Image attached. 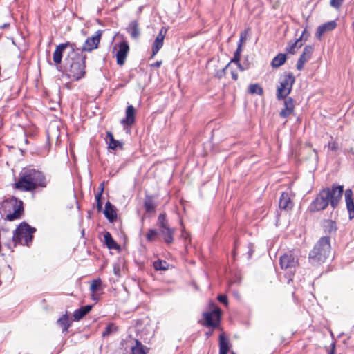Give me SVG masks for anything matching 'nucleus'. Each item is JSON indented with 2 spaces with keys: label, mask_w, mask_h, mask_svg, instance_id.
Masks as SVG:
<instances>
[{
  "label": "nucleus",
  "mask_w": 354,
  "mask_h": 354,
  "mask_svg": "<svg viewBox=\"0 0 354 354\" xmlns=\"http://www.w3.org/2000/svg\"><path fill=\"white\" fill-rule=\"evenodd\" d=\"M344 0H330V6L335 9H339L342 5Z\"/></svg>",
  "instance_id": "41"
},
{
  "label": "nucleus",
  "mask_w": 354,
  "mask_h": 354,
  "mask_svg": "<svg viewBox=\"0 0 354 354\" xmlns=\"http://www.w3.org/2000/svg\"><path fill=\"white\" fill-rule=\"evenodd\" d=\"M181 237L183 239H185V241H187L189 237V234L188 232H187L184 229L182 230V232H181Z\"/></svg>",
  "instance_id": "48"
},
{
  "label": "nucleus",
  "mask_w": 354,
  "mask_h": 354,
  "mask_svg": "<svg viewBox=\"0 0 354 354\" xmlns=\"http://www.w3.org/2000/svg\"><path fill=\"white\" fill-rule=\"evenodd\" d=\"M210 335H211V333H207V335H208V336Z\"/></svg>",
  "instance_id": "57"
},
{
  "label": "nucleus",
  "mask_w": 354,
  "mask_h": 354,
  "mask_svg": "<svg viewBox=\"0 0 354 354\" xmlns=\"http://www.w3.org/2000/svg\"><path fill=\"white\" fill-rule=\"evenodd\" d=\"M1 285V281H0V286Z\"/></svg>",
  "instance_id": "58"
},
{
  "label": "nucleus",
  "mask_w": 354,
  "mask_h": 354,
  "mask_svg": "<svg viewBox=\"0 0 354 354\" xmlns=\"http://www.w3.org/2000/svg\"><path fill=\"white\" fill-rule=\"evenodd\" d=\"M248 258H250L254 252V245L251 243H250L248 244Z\"/></svg>",
  "instance_id": "46"
},
{
  "label": "nucleus",
  "mask_w": 354,
  "mask_h": 354,
  "mask_svg": "<svg viewBox=\"0 0 354 354\" xmlns=\"http://www.w3.org/2000/svg\"><path fill=\"white\" fill-rule=\"evenodd\" d=\"M101 285H102V280L100 278L93 279L92 281V283H91V285L90 287V290L92 292L91 297L95 301L98 300V297L95 295V293L98 290V289L101 286Z\"/></svg>",
  "instance_id": "31"
},
{
  "label": "nucleus",
  "mask_w": 354,
  "mask_h": 354,
  "mask_svg": "<svg viewBox=\"0 0 354 354\" xmlns=\"http://www.w3.org/2000/svg\"><path fill=\"white\" fill-rule=\"evenodd\" d=\"M174 232L175 229L171 227L159 230L160 234L162 236L164 241L167 244H171L173 242Z\"/></svg>",
  "instance_id": "21"
},
{
  "label": "nucleus",
  "mask_w": 354,
  "mask_h": 354,
  "mask_svg": "<svg viewBox=\"0 0 354 354\" xmlns=\"http://www.w3.org/2000/svg\"><path fill=\"white\" fill-rule=\"evenodd\" d=\"M313 52V47L312 46H306L304 48L302 54L300 55L297 64V69L301 71L304 68V66L312 56Z\"/></svg>",
  "instance_id": "13"
},
{
  "label": "nucleus",
  "mask_w": 354,
  "mask_h": 354,
  "mask_svg": "<svg viewBox=\"0 0 354 354\" xmlns=\"http://www.w3.org/2000/svg\"><path fill=\"white\" fill-rule=\"evenodd\" d=\"M75 44L71 43L69 41H66L65 43H62L57 46L53 55V59L55 64L59 65L62 63V57L64 52L67 49L69 48L70 50H72V48H75Z\"/></svg>",
  "instance_id": "12"
},
{
  "label": "nucleus",
  "mask_w": 354,
  "mask_h": 354,
  "mask_svg": "<svg viewBox=\"0 0 354 354\" xmlns=\"http://www.w3.org/2000/svg\"><path fill=\"white\" fill-rule=\"evenodd\" d=\"M92 308V305H86L75 310L73 313L74 320L80 321L91 310Z\"/></svg>",
  "instance_id": "23"
},
{
  "label": "nucleus",
  "mask_w": 354,
  "mask_h": 354,
  "mask_svg": "<svg viewBox=\"0 0 354 354\" xmlns=\"http://www.w3.org/2000/svg\"><path fill=\"white\" fill-rule=\"evenodd\" d=\"M330 238L328 236L321 237L309 253V260L312 264L323 263L330 254Z\"/></svg>",
  "instance_id": "4"
},
{
  "label": "nucleus",
  "mask_w": 354,
  "mask_h": 354,
  "mask_svg": "<svg viewBox=\"0 0 354 354\" xmlns=\"http://www.w3.org/2000/svg\"><path fill=\"white\" fill-rule=\"evenodd\" d=\"M97 209L98 212H101L102 209V203L101 201H97Z\"/></svg>",
  "instance_id": "49"
},
{
  "label": "nucleus",
  "mask_w": 354,
  "mask_h": 354,
  "mask_svg": "<svg viewBox=\"0 0 354 354\" xmlns=\"http://www.w3.org/2000/svg\"><path fill=\"white\" fill-rule=\"evenodd\" d=\"M167 30L162 27L156 37V39L163 41Z\"/></svg>",
  "instance_id": "43"
},
{
  "label": "nucleus",
  "mask_w": 354,
  "mask_h": 354,
  "mask_svg": "<svg viewBox=\"0 0 354 354\" xmlns=\"http://www.w3.org/2000/svg\"><path fill=\"white\" fill-rule=\"evenodd\" d=\"M249 30V28H247L243 32H241L240 34V39L239 41V44H241V46H242V44L243 41L246 39L248 31Z\"/></svg>",
  "instance_id": "44"
},
{
  "label": "nucleus",
  "mask_w": 354,
  "mask_h": 354,
  "mask_svg": "<svg viewBox=\"0 0 354 354\" xmlns=\"http://www.w3.org/2000/svg\"><path fill=\"white\" fill-rule=\"evenodd\" d=\"M336 27L337 23L335 20L326 22L317 27L315 36L319 40H321L324 34L333 30Z\"/></svg>",
  "instance_id": "14"
},
{
  "label": "nucleus",
  "mask_w": 354,
  "mask_h": 354,
  "mask_svg": "<svg viewBox=\"0 0 354 354\" xmlns=\"http://www.w3.org/2000/svg\"><path fill=\"white\" fill-rule=\"evenodd\" d=\"M106 142L108 145V149L111 150H117L124 149V142L120 140H115L111 131H106Z\"/></svg>",
  "instance_id": "15"
},
{
  "label": "nucleus",
  "mask_w": 354,
  "mask_h": 354,
  "mask_svg": "<svg viewBox=\"0 0 354 354\" xmlns=\"http://www.w3.org/2000/svg\"><path fill=\"white\" fill-rule=\"evenodd\" d=\"M157 225L160 229H165L169 227L166 214L165 213L160 214L157 220Z\"/></svg>",
  "instance_id": "33"
},
{
  "label": "nucleus",
  "mask_w": 354,
  "mask_h": 354,
  "mask_svg": "<svg viewBox=\"0 0 354 354\" xmlns=\"http://www.w3.org/2000/svg\"><path fill=\"white\" fill-rule=\"evenodd\" d=\"M118 50L115 54L117 64L119 66H123L125 63L129 51V46L127 41H122L120 42L117 46L114 47Z\"/></svg>",
  "instance_id": "11"
},
{
  "label": "nucleus",
  "mask_w": 354,
  "mask_h": 354,
  "mask_svg": "<svg viewBox=\"0 0 354 354\" xmlns=\"http://www.w3.org/2000/svg\"><path fill=\"white\" fill-rule=\"evenodd\" d=\"M232 77L234 80H237L238 79V74L235 71H232Z\"/></svg>",
  "instance_id": "51"
},
{
  "label": "nucleus",
  "mask_w": 354,
  "mask_h": 354,
  "mask_svg": "<svg viewBox=\"0 0 354 354\" xmlns=\"http://www.w3.org/2000/svg\"><path fill=\"white\" fill-rule=\"evenodd\" d=\"M6 203H9L12 207L13 212L8 214L5 220L13 221L16 219L20 218L24 212L23 202L17 200V198L15 197H12L10 200L7 201Z\"/></svg>",
  "instance_id": "8"
},
{
  "label": "nucleus",
  "mask_w": 354,
  "mask_h": 354,
  "mask_svg": "<svg viewBox=\"0 0 354 354\" xmlns=\"http://www.w3.org/2000/svg\"><path fill=\"white\" fill-rule=\"evenodd\" d=\"M86 55L75 45V48L69 50L64 59V70L68 78L79 81L86 75Z\"/></svg>",
  "instance_id": "1"
},
{
  "label": "nucleus",
  "mask_w": 354,
  "mask_h": 354,
  "mask_svg": "<svg viewBox=\"0 0 354 354\" xmlns=\"http://www.w3.org/2000/svg\"><path fill=\"white\" fill-rule=\"evenodd\" d=\"M221 311L219 308H216L210 312L203 313L205 323L203 325L207 327L216 328L218 326Z\"/></svg>",
  "instance_id": "10"
},
{
  "label": "nucleus",
  "mask_w": 354,
  "mask_h": 354,
  "mask_svg": "<svg viewBox=\"0 0 354 354\" xmlns=\"http://www.w3.org/2000/svg\"><path fill=\"white\" fill-rule=\"evenodd\" d=\"M235 64H236V66H237V67L239 68V70H241L242 71L245 70V68L241 64L240 61L238 63H235Z\"/></svg>",
  "instance_id": "53"
},
{
  "label": "nucleus",
  "mask_w": 354,
  "mask_h": 354,
  "mask_svg": "<svg viewBox=\"0 0 354 354\" xmlns=\"http://www.w3.org/2000/svg\"><path fill=\"white\" fill-rule=\"evenodd\" d=\"M279 206L283 209H290L292 207V202L288 193L283 192L280 196Z\"/></svg>",
  "instance_id": "24"
},
{
  "label": "nucleus",
  "mask_w": 354,
  "mask_h": 354,
  "mask_svg": "<svg viewBox=\"0 0 354 354\" xmlns=\"http://www.w3.org/2000/svg\"><path fill=\"white\" fill-rule=\"evenodd\" d=\"M153 268L156 270H166L168 268V266L165 261L158 260L154 261Z\"/></svg>",
  "instance_id": "36"
},
{
  "label": "nucleus",
  "mask_w": 354,
  "mask_h": 354,
  "mask_svg": "<svg viewBox=\"0 0 354 354\" xmlns=\"http://www.w3.org/2000/svg\"><path fill=\"white\" fill-rule=\"evenodd\" d=\"M104 214L105 217L111 223L113 222L117 218L115 208L109 201H107L105 204Z\"/></svg>",
  "instance_id": "20"
},
{
  "label": "nucleus",
  "mask_w": 354,
  "mask_h": 354,
  "mask_svg": "<svg viewBox=\"0 0 354 354\" xmlns=\"http://www.w3.org/2000/svg\"><path fill=\"white\" fill-rule=\"evenodd\" d=\"M234 245H235V246H234V249H236V241L234 243ZM233 255H234V256L235 255V250H234V251H233Z\"/></svg>",
  "instance_id": "56"
},
{
  "label": "nucleus",
  "mask_w": 354,
  "mask_h": 354,
  "mask_svg": "<svg viewBox=\"0 0 354 354\" xmlns=\"http://www.w3.org/2000/svg\"><path fill=\"white\" fill-rule=\"evenodd\" d=\"M343 191V186L334 185L331 188L322 189L309 205V211L315 212L323 210L329 203L333 208H335L342 198Z\"/></svg>",
  "instance_id": "3"
},
{
  "label": "nucleus",
  "mask_w": 354,
  "mask_h": 354,
  "mask_svg": "<svg viewBox=\"0 0 354 354\" xmlns=\"http://www.w3.org/2000/svg\"><path fill=\"white\" fill-rule=\"evenodd\" d=\"M136 109L133 105H129L125 111V118L122 119L121 124L124 126H131L135 122Z\"/></svg>",
  "instance_id": "16"
},
{
  "label": "nucleus",
  "mask_w": 354,
  "mask_h": 354,
  "mask_svg": "<svg viewBox=\"0 0 354 354\" xmlns=\"http://www.w3.org/2000/svg\"><path fill=\"white\" fill-rule=\"evenodd\" d=\"M283 100L284 108L280 111L279 115L283 118H286L293 113L295 104L292 97H286Z\"/></svg>",
  "instance_id": "17"
},
{
  "label": "nucleus",
  "mask_w": 354,
  "mask_h": 354,
  "mask_svg": "<svg viewBox=\"0 0 354 354\" xmlns=\"http://www.w3.org/2000/svg\"><path fill=\"white\" fill-rule=\"evenodd\" d=\"M248 92L250 94H257L260 96L263 95V90L258 84H251L248 86Z\"/></svg>",
  "instance_id": "34"
},
{
  "label": "nucleus",
  "mask_w": 354,
  "mask_h": 354,
  "mask_svg": "<svg viewBox=\"0 0 354 354\" xmlns=\"http://www.w3.org/2000/svg\"><path fill=\"white\" fill-rule=\"evenodd\" d=\"M323 228L325 234L330 237L331 235L335 234L337 232V225L335 221L328 219L325 220L323 223Z\"/></svg>",
  "instance_id": "22"
},
{
  "label": "nucleus",
  "mask_w": 354,
  "mask_h": 354,
  "mask_svg": "<svg viewBox=\"0 0 354 354\" xmlns=\"http://www.w3.org/2000/svg\"><path fill=\"white\" fill-rule=\"evenodd\" d=\"M118 330V327L114 324L111 323L106 326L104 330L102 332V337H106L115 333Z\"/></svg>",
  "instance_id": "35"
},
{
  "label": "nucleus",
  "mask_w": 354,
  "mask_h": 354,
  "mask_svg": "<svg viewBox=\"0 0 354 354\" xmlns=\"http://www.w3.org/2000/svg\"><path fill=\"white\" fill-rule=\"evenodd\" d=\"M99 188L100 189V192L102 194V192L104 191V183H101L100 185V187Z\"/></svg>",
  "instance_id": "55"
},
{
  "label": "nucleus",
  "mask_w": 354,
  "mask_h": 354,
  "mask_svg": "<svg viewBox=\"0 0 354 354\" xmlns=\"http://www.w3.org/2000/svg\"><path fill=\"white\" fill-rule=\"evenodd\" d=\"M232 354H234V353H232Z\"/></svg>",
  "instance_id": "59"
},
{
  "label": "nucleus",
  "mask_w": 354,
  "mask_h": 354,
  "mask_svg": "<svg viewBox=\"0 0 354 354\" xmlns=\"http://www.w3.org/2000/svg\"><path fill=\"white\" fill-rule=\"evenodd\" d=\"M344 196L349 218L352 219L354 218V202L353 200V191L350 189H346L344 193Z\"/></svg>",
  "instance_id": "18"
},
{
  "label": "nucleus",
  "mask_w": 354,
  "mask_h": 354,
  "mask_svg": "<svg viewBox=\"0 0 354 354\" xmlns=\"http://www.w3.org/2000/svg\"><path fill=\"white\" fill-rule=\"evenodd\" d=\"M47 185L48 180L42 171L29 168L20 172L13 187L21 192H31L37 187L44 188Z\"/></svg>",
  "instance_id": "2"
},
{
  "label": "nucleus",
  "mask_w": 354,
  "mask_h": 354,
  "mask_svg": "<svg viewBox=\"0 0 354 354\" xmlns=\"http://www.w3.org/2000/svg\"><path fill=\"white\" fill-rule=\"evenodd\" d=\"M127 32L133 39H137L140 36V30L138 28V22L136 20L131 21L129 26L127 28Z\"/></svg>",
  "instance_id": "26"
},
{
  "label": "nucleus",
  "mask_w": 354,
  "mask_h": 354,
  "mask_svg": "<svg viewBox=\"0 0 354 354\" xmlns=\"http://www.w3.org/2000/svg\"><path fill=\"white\" fill-rule=\"evenodd\" d=\"M218 300L225 304V305H227V297L226 295H219L217 297Z\"/></svg>",
  "instance_id": "45"
},
{
  "label": "nucleus",
  "mask_w": 354,
  "mask_h": 354,
  "mask_svg": "<svg viewBox=\"0 0 354 354\" xmlns=\"http://www.w3.org/2000/svg\"><path fill=\"white\" fill-rule=\"evenodd\" d=\"M286 59H287V56L286 54L279 53L272 60L271 66L273 68H279L286 62Z\"/></svg>",
  "instance_id": "30"
},
{
  "label": "nucleus",
  "mask_w": 354,
  "mask_h": 354,
  "mask_svg": "<svg viewBox=\"0 0 354 354\" xmlns=\"http://www.w3.org/2000/svg\"><path fill=\"white\" fill-rule=\"evenodd\" d=\"M328 148L332 151H336L337 149V145L335 142H329Z\"/></svg>",
  "instance_id": "47"
},
{
  "label": "nucleus",
  "mask_w": 354,
  "mask_h": 354,
  "mask_svg": "<svg viewBox=\"0 0 354 354\" xmlns=\"http://www.w3.org/2000/svg\"><path fill=\"white\" fill-rule=\"evenodd\" d=\"M102 34V31L98 30L95 32V35L88 37L84 41L82 47L80 48V50H82L83 53H85V52H91L92 50L97 48L101 39Z\"/></svg>",
  "instance_id": "9"
},
{
  "label": "nucleus",
  "mask_w": 354,
  "mask_h": 354,
  "mask_svg": "<svg viewBox=\"0 0 354 354\" xmlns=\"http://www.w3.org/2000/svg\"><path fill=\"white\" fill-rule=\"evenodd\" d=\"M219 354H227L229 351V341L223 334L219 336Z\"/></svg>",
  "instance_id": "27"
},
{
  "label": "nucleus",
  "mask_w": 354,
  "mask_h": 354,
  "mask_svg": "<svg viewBox=\"0 0 354 354\" xmlns=\"http://www.w3.org/2000/svg\"><path fill=\"white\" fill-rule=\"evenodd\" d=\"M298 265V259L291 252L286 253L280 257L281 269L288 270L290 275L294 274Z\"/></svg>",
  "instance_id": "7"
},
{
  "label": "nucleus",
  "mask_w": 354,
  "mask_h": 354,
  "mask_svg": "<svg viewBox=\"0 0 354 354\" xmlns=\"http://www.w3.org/2000/svg\"><path fill=\"white\" fill-rule=\"evenodd\" d=\"M145 346L138 339L135 340V345L131 347V354H146Z\"/></svg>",
  "instance_id": "32"
},
{
  "label": "nucleus",
  "mask_w": 354,
  "mask_h": 354,
  "mask_svg": "<svg viewBox=\"0 0 354 354\" xmlns=\"http://www.w3.org/2000/svg\"><path fill=\"white\" fill-rule=\"evenodd\" d=\"M161 64H162V61H157L154 64H153L151 65V66L158 68L161 66Z\"/></svg>",
  "instance_id": "50"
},
{
  "label": "nucleus",
  "mask_w": 354,
  "mask_h": 354,
  "mask_svg": "<svg viewBox=\"0 0 354 354\" xmlns=\"http://www.w3.org/2000/svg\"><path fill=\"white\" fill-rule=\"evenodd\" d=\"M143 205L147 213L154 212L156 209V205L153 201V196L147 194L145 197Z\"/></svg>",
  "instance_id": "25"
},
{
  "label": "nucleus",
  "mask_w": 354,
  "mask_h": 354,
  "mask_svg": "<svg viewBox=\"0 0 354 354\" xmlns=\"http://www.w3.org/2000/svg\"><path fill=\"white\" fill-rule=\"evenodd\" d=\"M102 193L99 192L95 195L96 201H101Z\"/></svg>",
  "instance_id": "52"
},
{
  "label": "nucleus",
  "mask_w": 354,
  "mask_h": 354,
  "mask_svg": "<svg viewBox=\"0 0 354 354\" xmlns=\"http://www.w3.org/2000/svg\"><path fill=\"white\" fill-rule=\"evenodd\" d=\"M36 232L35 227H31L26 222L21 223L12 234V239L19 244L29 245L33 239V234Z\"/></svg>",
  "instance_id": "6"
},
{
  "label": "nucleus",
  "mask_w": 354,
  "mask_h": 354,
  "mask_svg": "<svg viewBox=\"0 0 354 354\" xmlns=\"http://www.w3.org/2000/svg\"><path fill=\"white\" fill-rule=\"evenodd\" d=\"M306 33V30L305 29L299 38L297 39L295 41H290L286 47V51L290 54L294 55L296 50L302 46L301 39Z\"/></svg>",
  "instance_id": "19"
},
{
  "label": "nucleus",
  "mask_w": 354,
  "mask_h": 354,
  "mask_svg": "<svg viewBox=\"0 0 354 354\" xmlns=\"http://www.w3.org/2000/svg\"><path fill=\"white\" fill-rule=\"evenodd\" d=\"M162 46H163V41L158 40L156 39H155L153 46H152V55H151L152 57H154L158 53V52L162 47Z\"/></svg>",
  "instance_id": "37"
},
{
  "label": "nucleus",
  "mask_w": 354,
  "mask_h": 354,
  "mask_svg": "<svg viewBox=\"0 0 354 354\" xmlns=\"http://www.w3.org/2000/svg\"><path fill=\"white\" fill-rule=\"evenodd\" d=\"M158 234V232L156 230L149 229L147 234L146 239L149 242H152L155 240Z\"/></svg>",
  "instance_id": "39"
},
{
  "label": "nucleus",
  "mask_w": 354,
  "mask_h": 354,
  "mask_svg": "<svg viewBox=\"0 0 354 354\" xmlns=\"http://www.w3.org/2000/svg\"><path fill=\"white\" fill-rule=\"evenodd\" d=\"M104 242L109 249L117 250L120 248L118 244L113 239L110 232H106L104 234Z\"/></svg>",
  "instance_id": "29"
},
{
  "label": "nucleus",
  "mask_w": 354,
  "mask_h": 354,
  "mask_svg": "<svg viewBox=\"0 0 354 354\" xmlns=\"http://www.w3.org/2000/svg\"><path fill=\"white\" fill-rule=\"evenodd\" d=\"M17 244H19V243L17 241L14 240L12 239V236L11 237V239H10L8 242L4 243V245L6 246L11 251L13 250V248L17 245Z\"/></svg>",
  "instance_id": "40"
},
{
  "label": "nucleus",
  "mask_w": 354,
  "mask_h": 354,
  "mask_svg": "<svg viewBox=\"0 0 354 354\" xmlns=\"http://www.w3.org/2000/svg\"><path fill=\"white\" fill-rule=\"evenodd\" d=\"M242 51V46H241V44H238L237 48L234 53V57L231 59L230 63H238L241 59V53Z\"/></svg>",
  "instance_id": "38"
},
{
  "label": "nucleus",
  "mask_w": 354,
  "mask_h": 354,
  "mask_svg": "<svg viewBox=\"0 0 354 354\" xmlns=\"http://www.w3.org/2000/svg\"><path fill=\"white\" fill-rule=\"evenodd\" d=\"M57 323L60 327H62L63 333H67L68 328L71 325V321H70L68 316L66 314L63 315L60 318H59Z\"/></svg>",
  "instance_id": "28"
},
{
  "label": "nucleus",
  "mask_w": 354,
  "mask_h": 354,
  "mask_svg": "<svg viewBox=\"0 0 354 354\" xmlns=\"http://www.w3.org/2000/svg\"><path fill=\"white\" fill-rule=\"evenodd\" d=\"M229 65L230 64L226 65L225 67H224L223 69L217 71L215 74V77L218 79H221L222 77H223L225 75V71Z\"/></svg>",
  "instance_id": "42"
},
{
  "label": "nucleus",
  "mask_w": 354,
  "mask_h": 354,
  "mask_svg": "<svg viewBox=\"0 0 354 354\" xmlns=\"http://www.w3.org/2000/svg\"><path fill=\"white\" fill-rule=\"evenodd\" d=\"M295 82V77L292 73L286 72L281 75L279 80V85L277 87V99L282 100L288 97V95L291 93Z\"/></svg>",
  "instance_id": "5"
},
{
  "label": "nucleus",
  "mask_w": 354,
  "mask_h": 354,
  "mask_svg": "<svg viewBox=\"0 0 354 354\" xmlns=\"http://www.w3.org/2000/svg\"><path fill=\"white\" fill-rule=\"evenodd\" d=\"M9 26H10V24L9 23H5L4 24H3L2 26H0V28L1 29L7 28Z\"/></svg>",
  "instance_id": "54"
}]
</instances>
